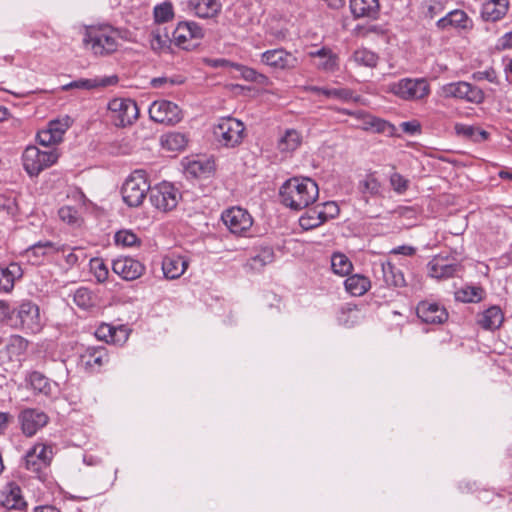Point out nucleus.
Wrapping results in <instances>:
<instances>
[{
	"mask_svg": "<svg viewBox=\"0 0 512 512\" xmlns=\"http://www.w3.org/2000/svg\"><path fill=\"white\" fill-rule=\"evenodd\" d=\"M281 202L292 210H302L313 204L319 196L317 183L310 178L293 177L280 187Z\"/></svg>",
	"mask_w": 512,
	"mask_h": 512,
	"instance_id": "f257e3e1",
	"label": "nucleus"
},
{
	"mask_svg": "<svg viewBox=\"0 0 512 512\" xmlns=\"http://www.w3.org/2000/svg\"><path fill=\"white\" fill-rule=\"evenodd\" d=\"M118 31L111 26H90L85 29L83 47L94 56L105 57L117 51Z\"/></svg>",
	"mask_w": 512,
	"mask_h": 512,
	"instance_id": "f03ea898",
	"label": "nucleus"
},
{
	"mask_svg": "<svg viewBox=\"0 0 512 512\" xmlns=\"http://www.w3.org/2000/svg\"><path fill=\"white\" fill-rule=\"evenodd\" d=\"M11 326L25 333L36 334L43 327L38 305L32 301H23L11 311L9 316Z\"/></svg>",
	"mask_w": 512,
	"mask_h": 512,
	"instance_id": "7ed1b4c3",
	"label": "nucleus"
},
{
	"mask_svg": "<svg viewBox=\"0 0 512 512\" xmlns=\"http://www.w3.org/2000/svg\"><path fill=\"white\" fill-rule=\"evenodd\" d=\"M54 456L53 446L48 443L37 442L27 450L24 456V467L44 481L47 476V469Z\"/></svg>",
	"mask_w": 512,
	"mask_h": 512,
	"instance_id": "20e7f679",
	"label": "nucleus"
},
{
	"mask_svg": "<svg viewBox=\"0 0 512 512\" xmlns=\"http://www.w3.org/2000/svg\"><path fill=\"white\" fill-rule=\"evenodd\" d=\"M150 185L143 170H135L124 182L121 194L123 201L130 207L140 206L150 193Z\"/></svg>",
	"mask_w": 512,
	"mask_h": 512,
	"instance_id": "39448f33",
	"label": "nucleus"
},
{
	"mask_svg": "<svg viewBox=\"0 0 512 512\" xmlns=\"http://www.w3.org/2000/svg\"><path fill=\"white\" fill-rule=\"evenodd\" d=\"M389 91L407 101H419L427 98L431 92L425 78H403L389 84Z\"/></svg>",
	"mask_w": 512,
	"mask_h": 512,
	"instance_id": "423d86ee",
	"label": "nucleus"
},
{
	"mask_svg": "<svg viewBox=\"0 0 512 512\" xmlns=\"http://www.w3.org/2000/svg\"><path fill=\"white\" fill-rule=\"evenodd\" d=\"M109 117L116 127L132 125L139 116L136 102L130 98H114L108 103Z\"/></svg>",
	"mask_w": 512,
	"mask_h": 512,
	"instance_id": "0eeeda50",
	"label": "nucleus"
},
{
	"mask_svg": "<svg viewBox=\"0 0 512 512\" xmlns=\"http://www.w3.org/2000/svg\"><path fill=\"white\" fill-rule=\"evenodd\" d=\"M415 253L416 248L410 245H401L389 251V259L386 262V266H388L391 277L389 279L386 275V284L396 288L406 285L404 274L397 266H405L406 260L403 257L413 256Z\"/></svg>",
	"mask_w": 512,
	"mask_h": 512,
	"instance_id": "6e6552de",
	"label": "nucleus"
},
{
	"mask_svg": "<svg viewBox=\"0 0 512 512\" xmlns=\"http://www.w3.org/2000/svg\"><path fill=\"white\" fill-rule=\"evenodd\" d=\"M57 159L58 154L54 150L42 151L36 146H28L22 155L23 167L30 176H37L56 163Z\"/></svg>",
	"mask_w": 512,
	"mask_h": 512,
	"instance_id": "1a4fd4ad",
	"label": "nucleus"
},
{
	"mask_svg": "<svg viewBox=\"0 0 512 512\" xmlns=\"http://www.w3.org/2000/svg\"><path fill=\"white\" fill-rule=\"evenodd\" d=\"M213 132L221 145L235 147L243 141L245 126L236 118L225 117L219 120Z\"/></svg>",
	"mask_w": 512,
	"mask_h": 512,
	"instance_id": "9d476101",
	"label": "nucleus"
},
{
	"mask_svg": "<svg viewBox=\"0 0 512 512\" xmlns=\"http://www.w3.org/2000/svg\"><path fill=\"white\" fill-rule=\"evenodd\" d=\"M180 198L179 190L172 183L166 181L150 189L149 200L151 204L162 212H168L176 208Z\"/></svg>",
	"mask_w": 512,
	"mask_h": 512,
	"instance_id": "9b49d317",
	"label": "nucleus"
},
{
	"mask_svg": "<svg viewBox=\"0 0 512 512\" xmlns=\"http://www.w3.org/2000/svg\"><path fill=\"white\" fill-rule=\"evenodd\" d=\"M444 98H456L467 102L480 104L484 101V92L477 86L465 81L451 82L441 87Z\"/></svg>",
	"mask_w": 512,
	"mask_h": 512,
	"instance_id": "f8f14e48",
	"label": "nucleus"
},
{
	"mask_svg": "<svg viewBox=\"0 0 512 512\" xmlns=\"http://www.w3.org/2000/svg\"><path fill=\"white\" fill-rule=\"evenodd\" d=\"M20 430L26 437H33L49 422V416L38 408H24L18 414Z\"/></svg>",
	"mask_w": 512,
	"mask_h": 512,
	"instance_id": "ddd939ff",
	"label": "nucleus"
},
{
	"mask_svg": "<svg viewBox=\"0 0 512 512\" xmlns=\"http://www.w3.org/2000/svg\"><path fill=\"white\" fill-rule=\"evenodd\" d=\"M221 219L229 231L236 235H243L253 224L250 213L241 207L226 209L222 213Z\"/></svg>",
	"mask_w": 512,
	"mask_h": 512,
	"instance_id": "4468645a",
	"label": "nucleus"
},
{
	"mask_svg": "<svg viewBox=\"0 0 512 512\" xmlns=\"http://www.w3.org/2000/svg\"><path fill=\"white\" fill-rule=\"evenodd\" d=\"M150 118L157 123L174 125L182 119L181 109L167 100L154 101L149 108Z\"/></svg>",
	"mask_w": 512,
	"mask_h": 512,
	"instance_id": "2eb2a0df",
	"label": "nucleus"
},
{
	"mask_svg": "<svg viewBox=\"0 0 512 512\" xmlns=\"http://www.w3.org/2000/svg\"><path fill=\"white\" fill-rule=\"evenodd\" d=\"M417 316L427 324H442L448 319L446 308L438 302L424 300L418 303Z\"/></svg>",
	"mask_w": 512,
	"mask_h": 512,
	"instance_id": "dca6fc26",
	"label": "nucleus"
},
{
	"mask_svg": "<svg viewBox=\"0 0 512 512\" xmlns=\"http://www.w3.org/2000/svg\"><path fill=\"white\" fill-rule=\"evenodd\" d=\"M64 251V245L57 246V244L52 241H39L25 250L24 257L32 265H40L47 256Z\"/></svg>",
	"mask_w": 512,
	"mask_h": 512,
	"instance_id": "f3484780",
	"label": "nucleus"
},
{
	"mask_svg": "<svg viewBox=\"0 0 512 512\" xmlns=\"http://www.w3.org/2000/svg\"><path fill=\"white\" fill-rule=\"evenodd\" d=\"M428 275L436 279H448L454 277L460 270V265L449 261L447 257L437 255L427 264Z\"/></svg>",
	"mask_w": 512,
	"mask_h": 512,
	"instance_id": "a211bd4d",
	"label": "nucleus"
},
{
	"mask_svg": "<svg viewBox=\"0 0 512 512\" xmlns=\"http://www.w3.org/2000/svg\"><path fill=\"white\" fill-rule=\"evenodd\" d=\"M261 60L274 69H293L298 64L296 56L284 49L265 51L261 55Z\"/></svg>",
	"mask_w": 512,
	"mask_h": 512,
	"instance_id": "6ab92c4d",
	"label": "nucleus"
},
{
	"mask_svg": "<svg viewBox=\"0 0 512 512\" xmlns=\"http://www.w3.org/2000/svg\"><path fill=\"white\" fill-rule=\"evenodd\" d=\"M112 269L122 279L132 281L143 275L145 266L136 259L124 257L114 260Z\"/></svg>",
	"mask_w": 512,
	"mask_h": 512,
	"instance_id": "aec40b11",
	"label": "nucleus"
},
{
	"mask_svg": "<svg viewBox=\"0 0 512 512\" xmlns=\"http://www.w3.org/2000/svg\"><path fill=\"white\" fill-rule=\"evenodd\" d=\"M439 30H448L450 28L457 30H467L472 27V21L464 10L454 9L436 22Z\"/></svg>",
	"mask_w": 512,
	"mask_h": 512,
	"instance_id": "412c9836",
	"label": "nucleus"
},
{
	"mask_svg": "<svg viewBox=\"0 0 512 512\" xmlns=\"http://www.w3.org/2000/svg\"><path fill=\"white\" fill-rule=\"evenodd\" d=\"M189 261L180 255L165 256L162 261V270L167 279H177L184 274Z\"/></svg>",
	"mask_w": 512,
	"mask_h": 512,
	"instance_id": "4be33fe9",
	"label": "nucleus"
},
{
	"mask_svg": "<svg viewBox=\"0 0 512 512\" xmlns=\"http://www.w3.org/2000/svg\"><path fill=\"white\" fill-rule=\"evenodd\" d=\"M508 8V0H487L482 5L481 17L484 21L496 22L507 14Z\"/></svg>",
	"mask_w": 512,
	"mask_h": 512,
	"instance_id": "5701e85b",
	"label": "nucleus"
},
{
	"mask_svg": "<svg viewBox=\"0 0 512 512\" xmlns=\"http://www.w3.org/2000/svg\"><path fill=\"white\" fill-rule=\"evenodd\" d=\"M3 506L9 510L26 511L28 504L22 496V490L16 483H8L3 492Z\"/></svg>",
	"mask_w": 512,
	"mask_h": 512,
	"instance_id": "b1692460",
	"label": "nucleus"
},
{
	"mask_svg": "<svg viewBox=\"0 0 512 512\" xmlns=\"http://www.w3.org/2000/svg\"><path fill=\"white\" fill-rule=\"evenodd\" d=\"M23 276V270L18 263L8 266L0 265V293H8L14 288L15 281Z\"/></svg>",
	"mask_w": 512,
	"mask_h": 512,
	"instance_id": "393cba45",
	"label": "nucleus"
},
{
	"mask_svg": "<svg viewBox=\"0 0 512 512\" xmlns=\"http://www.w3.org/2000/svg\"><path fill=\"white\" fill-rule=\"evenodd\" d=\"M350 10L355 18H377L380 12L379 0H350Z\"/></svg>",
	"mask_w": 512,
	"mask_h": 512,
	"instance_id": "a878e982",
	"label": "nucleus"
},
{
	"mask_svg": "<svg viewBox=\"0 0 512 512\" xmlns=\"http://www.w3.org/2000/svg\"><path fill=\"white\" fill-rule=\"evenodd\" d=\"M118 82V77L116 75L95 78V79H78L72 81L64 86H62V90L68 91L70 89H84V90H92L97 87H107L114 85Z\"/></svg>",
	"mask_w": 512,
	"mask_h": 512,
	"instance_id": "bb28decb",
	"label": "nucleus"
},
{
	"mask_svg": "<svg viewBox=\"0 0 512 512\" xmlns=\"http://www.w3.org/2000/svg\"><path fill=\"white\" fill-rule=\"evenodd\" d=\"M189 6L198 17L204 19L216 17L222 9L220 0H190Z\"/></svg>",
	"mask_w": 512,
	"mask_h": 512,
	"instance_id": "cd10ccee",
	"label": "nucleus"
},
{
	"mask_svg": "<svg viewBox=\"0 0 512 512\" xmlns=\"http://www.w3.org/2000/svg\"><path fill=\"white\" fill-rule=\"evenodd\" d=\"M95 335L98 339L113 344L123 343L128 338V333L122 326L116 328L105 323L97 328Z\"/></svg>",
	"mask_w": 512,
	"mask_h": 512,
	"instance_id": "c85d7f7f",
	"label": "nucleus"
},
{
	"mask_svg": "<svg viewBox=\"0 0 512 512\" xmlns=\"http://www.w3.org/2000/svg\"><path fill=\"white\" fill-rule=\"evenodd\" d=\"M26 380L34 393L42 394L47 397L52 395L54 384L41 372L32 371L29 373Z\"/></svg>",
	"mask_w": 512,
	"mask_h": 512,
	"instance_id": "c756f323",
	"label": "nucleus"
},
{
	"mask_svg": "<svg viewBox=\"0 0 512 512\" xmlns=\"http://www.w3.org/2000/svg\"><path fill=\"white\" fill-rule=\"evenodd\" d=\"M504 320L503 312L498 306L486 309L478 318V324L485 330L498 329Z\"/></svg>",
	"mask_w": 512,
	"mask_h": 512,
	"instance_id": "7c9ffc66",
	"label": "nucleus"
},
{
	"mask_svg": "<svg viewBox=\"0 0 512 512\" xmlns=\"http://www.w3.org/2000/svg\"><path fill=\"white\" fill-rule=\"evenodd\" d=\"M149 42L151 49L157 54L170 52L172 40L166 29H153L149 35Z\"/></svg>",
	"mask_w": 512,
	"mask_h": 512,
	"instance_id": "2f4dec72",
	"label": "nucleus"
},
{
	"mask_svg": "<svg viewBox=\"0 0 512 512\" xmlns=\"http://www.w3.org/2000/svg\"><path fill=\"white\" fill-rule=\"evenodd\" d=\"M311 90L318 95H324L327 98H335L344 102H356L359 98L354 95V92L351 89L348 88L312 87Z\"/></svg>",
	"mask_w": 512,
	"mask_h": 512,
	"instance_id": "473e14b6",
	"label": "nucleus"
},
{
	"mask_svg": "<svg viewBox=\"0 0 512 512\" xmlns=\"http://www.w3.org/2000/svg\"><path fill=\"white\" fill-rule=\"evenodd\" d=\"M81 358L85 365L91 368L101 367L108 362V354L104 347H89Z\"/></svg>",
	"mask_w": 512,
	"mask_h": 512,
	"instance_id": "72a5a7b5",
	"label": "nucleus"
},
{
	"mask_svg": "<svg viewBox=\"0 0 512 512\" xmlns=\"http://www.w3.org/2000/svg\"><path fill=\"white\" fill-rule=\"evenodd\" d=\"M344 284L346 291L353 296L363 295L370 287L369 279L359 274L349 276Z\"/></svg>",
	"mask_w": 512,
	"mask_h": 512,
	"instance_id": "f704fd0d",
	"label": "nucleus"
},
{
	"mask_svg": "<svg viewBox=\"0 0 512 512\" xmlns=\"http://www.w3.org/2000/svg\"><path fill=\"white\" fill-rule=\"evenodd\" d=\"M274 256V251L271 247H262L257 254L249 259L248 265L252 270L260 271L267 264L274 261Z\"/></svg>",
	"mask_w": 512,
	"mask_h": 512,
	"instance_id": "c9c22d12",
	"label": "nucleus"
},
{
	"mask_svg": "<svg viewBox=\"0 0 512 512\" xmlns=\"http://www.w3.org/2000/svg\"><path fill=\"white\" fill-rule=\"evenodd\" d=\"M28 348V341L20 335H12L3 350H0V355L5 353L11 359L12 356H20L26 352Z\"/></svg>",
	"mask_w": 512,
	"mask_h": 512,
	"instance_id": "e433bc0d",
	"label": "nucleus"
},
{
	"mask_svg": "<svg viewBox=\"0 0 512 512\" xmlns=\"http://www.w3.org/2000/svg\"><path fill=\"white\" fill-rule=\"evenodd\" d=\"M188 139L185 134L180 132H171L161 137V144L164 148L171 151H180L187 145Z\"/></svg>",
	"mask_w": 512,
	"mask_h": 512,
	"instance_id": "4c0bfd02",
	"label": "nucleus"
},
{
	"mask_svg": "<svg viewBox=\"0 0 512 512\" xmlns=\"http://www.w3.org/2000/svg\"><path fill=\"white\" fill-rule=\"evenodd\" d=\"M323 223L324 220L318 205L308 209L299 219L300 226L305 230L316 228Z\"/></svg>",
	"mask_w": 512,
	"mask_h": 512,
	"instance_id": "58836bf2",
	"label": "nucleus"
},
{
	"mask_svg": "<svg viewBox=\"0 0 512 512\" xmlns=\"http://www.w3.org/2000/svg\"><path fill=\"white\" fill-rule=\"evenodd\" d=\"M300 144H301L300 134L294 129H289L280 138V140L278 142V149L281 152H292V151L296 150Z\"/></svg>",
	"mask_w": 512,
	"mask_h": 512,
	"instance_id": "ea45409f",
	"label": "nucleus"
},
{
	"mask_svg": "<svg viewBox=\"0 0 512 512\" xmlns=\"http://www.w3.org/2000/svg\"><path fill=\"white\" fill-rule=\"evenodd\" d=\"M331 267L333 272L340 276L348 275L353 269V265L349 258L342 253H334L332 255Z\"/></svg>",
	"mask_w": 512,
	"mask_h": 512,
	"instance_id": "a19ab883",
	"label": "nucleus"
},
{
	"mask_svg": "<svg viewBox=\"0 0 512 512\" xmlns=\"http://www.w3.org/2000/svg\"><path fill=\"white\" fill-rule=\"evenodd\" d=\"M484 290L481 287L466 286L455 292L456 300L461 302H479L482 300Z\"/></svg>",
	"mask_w": 512,
	"mask_h": 512,
	"instance_id": "79ce46f5",
	"label": "nucleus"
},
{
	"mask_svg": "<svg viewBox=\"0 0 512 512\" xmlns=\"http://www.w3.org/2000/svg\"><path fill=\"white\" fill-rule=\"evenodd\" d=\"M154 20L156 23H166L173 19L174 10L171 2H163L156 5L153 10Z\"/></svg>",
	"mask_w": 512,
	"mask_h": 512,
	"instance_id": "37998d69",
	"label": "nucleus"
},
{
	"mask_svg": "<svg viewBox=\"0 0 512 512\" xmlns=\"http://www.w3.org/2000/svg\"><path fill=\"white\" fill-rule=\"evenodd\" d=\"M73 120L69 116H65L62 119L51 120L48 123V128L52 131L56 140L62 141L64 133L71 126Z\"/></svg>",
	"mask_w": 512,
	"mask_h": 512,
	"instance_id": "c03bdc74",
	"label": "nucleus"
},
{
	"mask_svg": "<svg viewBox=\"0 0 512 512\" xmlns=\"http://www.w3.org/2000/svg\"><path fill=\"white\" fill-rule=\"evenodd\" d=\"M233 68L237 70L240 73V76L246 81L263 83L266 80V77L263 74L258 73L253 68H249L238 63L233 64Z\"/></svg>",
	"mask_w": 512,
	"mask_h": 512,
	"instance_id": "a18cd8bd",
	"label": "nucleus"
},
{
	"mask_svg": "<svg viewBox=\"0 0 512 512\" xmlns=\"http://www.w3.org/2000/svg\"><path fill=\"white\" fill-rule=\"evenodd\" d=\"M390 185L397 194L403 195L410 186V180L398 172H393L389 178Z\"/></svg>",
	"mask_w": 512,
	"mask_h": 512,
	"instance_id": "49530a36",
	"label": "nucleus"
},
{
	"mask_svg": "<svg viewBox=\"0 0 512 512\" xmlns=\"http://www.w3.org/2000/svg\"><path fill=\"white\" fill-rule=\"evenodd\" d=\"M115 242L123 247H132L139 244L138 236L130 230H120L115 234Z\"/></svg>",
	"mask_w": 512,
	"mask_h": 512,
	"instance_id": "de8ad7c7",
	"label": "nucleus"
},
{
	"mask_svg": "<svg viewBox=\"0 0 512 512\" xmlns=\"http://www.w3.org/2000/svg\"><path fill=\"white\" fill-rule=\"evenodd\" d=\"M193 39L189 31L185 29L183 22H179L173 31V41L175 44L183 49H189L187 43Z\"/></svg>",
	"mask_w": 512,
	"mask_h": 512,
	"instance_id": "09e8293b",
	"label": "nucleus"
},
{
	"mask_svg": "<svg viewBox=\"0 0 512 512\" xmlns=\"http://www.w3.org/2000/svg\"><path fill=\"white\" fill-rule=\"evenodd\" d=\"M75 304L82 309H88L93 306V297L89 289L81 287L74 293Z\"/></svg>",
	"mask_w": 512,
	"mask_h": 512,
	"instance_id": "8fccbe9b",
	"label": "nucleus"
},
{
	"mask_svg": "<svg viewBox=\"0 0 512 512\" xmlns=\"http://www.w3.org/2000/svg\"><path fill=\"white\" fill-rule=\"evenodd\" d=\"M359 188L363 194L376 195L380 192L381 184L373 174H369L360 182Z\"/></svg>",
	"mask_w": 512,
	"mask_h": 512,
	"instance_id": "3c124183",
	"label": "nucleus"
},
{
	"mask_svg": "<svg viewBox=\"0 0 512 512\" xmlns=\"http://www.w3.org/2000/svg\"><path fill=\"white\" fill-rule=\"evenodd\" d=\"M445 6L441 0H428L424 4L423 15L426 19H433L441 14Z\"/></svg>",
	"mask_w": 512,
	"mask_h": 512,
	"instance_id": "603ef678",
	"label": "nucleus"
},
{
	"mask_svg": "<svg viewBox=\"0 0 512 512\" xmlns=\"http://www.w3.org/2000/svg\"><path fill=\"white\" fill-rule=\"evenodd\" d=\"M58 215L63 222L70 225H77L79 221L78 211L71 206L61 207L58 211Z\"/></svg>",
	"mask_w": 512,
	"mask_h": 512,
	"instance_id": "864d4df0",
	"label": "nucleus"
},
{
	"mask_svg": "<svg viewBox=\"0 0 512 512\" xmlns=\"http://www.w3.org/2000/svg\"><path fill=\"white\" fill-rule=\"evenodd\" d=\"M323 220L326 222L329 219H333L339 214V207L334 201H327L322 204H318Z\"/></svg>",
	"mask_w": 512,
	"mask_h": 512,
	"instance_id": "5fc2aeb1",
	"label": "nucleus"
},
{
	"mask_svg": "<svg viewBox=\"0 0 512 512\" xmlns=\"http://www.w3.org/2000/svg\"><path fill=\"white\" fill-rule=\"evenodd\" d=\"M354 59L356 62L361 63L365 66H375L377 57L374 53L367 50H358L354 53Z\"/></svg>",
	"mask_w": 512,
	"mask_h": 512,
	"instance_id": "6e6d98bb",
	"label": "nucleus"
},
{
	"mask_svg": "<svg viewBox=\"0 0 512 512\" xmlns=\"http://www.w3.org/2000/svg\"><path fill=\"white\" fill-rule=\"evenodd\" d=\"M91 268L94 270V274L98 282H104L108 278V268L102 260L92 259Z\"/></svg>",
	"mask_w": 512,
	"mask_h": 512,
	"instance_id": "4d7b16f0",
	"label": "nucleus"
},
{
	"mask_svg": "<svg viewBox=\"0 0 512 512\" xmlns=\"http://www.w3.org/2000/svg\"><path fill=\"white\" fill-rule=\"evenodd\" d=\"M316 65L319 69L327 72L335 71L338 68V57L332 53L326 58L320 59Z\"/></svg>",
	"mask_w": 512,
	"mask_h": 512,
	"instance_id": "13d9d810",
	"label": "nucleus"
},
{
	"mask_svg": "<svg viewBox=\"0 0 512 512\" xmlns=\"http://www.w3.org/2000/svg\"><path fill=\"white\" fill-rule=\"evenodd\" d=\"M37 140L39 144L45 147H49L52 144L60 142L59 140H56V137L49 128L39 131L37 134Z\"/></svg>",
	"mask_w": 512,
	"mask_h": 512,
	"instance_id": "bf43d9fd",
	"label": "nucleus"
},
{
	"mask_svg": "<svg viewBox=\"0 0 512 512\" xmlns=\"http://www.w3.org/2000/svg\"><path fill=\"white\" fill-rule=\"evenodd\" d=\"M185 29L189 31V34H191V37L196 40H200L204 37V30L203 28L194 21H182Z\"/></svg>",
	"mask_w": 512,
	"mask_h": 512,
	"instance_id": "052dcab7",
	"label": "nucleus"
},
{
	"mask_svg": "<svg viewBox=\"0 0 512 512\" xmlns=\"http://www.w3.org/2000/svg\"><path fill=\"white\" fill-rule=\"evenodd\" d=\"M400 128L405 134L412 136L421 133V124L418 120L402 122Z\"/></svg>",
	"mask_w": 512,
	"mask_h": 512,
	"instance_id": "680f3d73",
	"label": "nucleus"
},
{
	"mask_svg": "<svg viewBox=\"0 0 512 512\" xmlns=\"http://www.w3.org/2000/svg\"><path fill=\"white\" fill-rule=\"evenodd\" d=\"M80 257H82V260H85V253L81 248H74L72 252L65 256V262L68 266H74L78 264Z\"/></svg>",
	"mask_w": 512,
	"mask_h": 512,
	"instance_id": "e2e57ef3",
	"label": "nucleus"
},
{
	"mask_svg": "<svg viewBox=\"0 0 512 512\" xmlns=\"http://www.w3.org/2000/svg\"><path fill=\"white\" fill-rule=\"evenodd\" d=\"M474 78L477 80H487L490 83H497V73L493 68L475 73Z\"/></svg>",
	"mask_w": 512,
	"mask_h": 512,
	"instance_id": "0e129e2a",
	"label": "nucleus"
},
{
	"mask_svg": "<svg viewBox=\"0 0 512 512\" xmlns=\"http://www.w3.org/2000/svg\"><path fill=\"white\" fill-rule=\"evenodd\" d=\"M13 420L14 417L9 412H0V436L6 433Z\"/></svg>",
	"mask_w": 512,
	"mask_h": 512,
	"instance_id": "69168bd1",
	"label": "nucleus"
},
{
	"mask_svg": "<svg viewBox=\"0 0 512 512\" xmlns=\"http://www.w3.org/2000/svg\"><path fill=\"white\" fill-rule=\"evenodd\" d=\"M166 83H169L170 85H176V84L183 83V80L179 79V78L158 77V78L152 79V81H151L152 86L155 88L161 87L162 85H164Z\"/></svg>",
	"mask_w": 512,
	"mask_h": 512,
	"instance_id": "338daca9",
	"label": "nucleus"
},
{
	"mask_svg": "<svg viewBox=\"0 0 512 512\" xmlns=\"http://www.w3.org/2000/svg\"><path fill=\"white\" fill-rule=\"evenodd\" d=\"M497 48L499 50L512 49V30L498 39Z\"/></svg>",
	"mask_w": 512,
	"mask_h": 512,
	"instance_id": "774afa93",
	"label": "nucleus"
}]
</instances>
